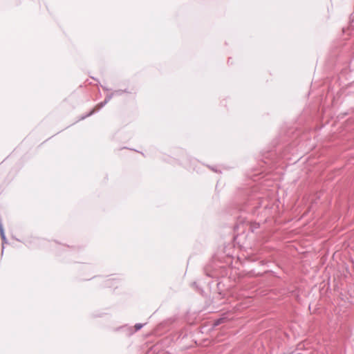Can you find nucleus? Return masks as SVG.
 Wrapping results in <instances>:
<instances>
[{
	"label": "nucleus",
	"instance_id": "obj_1",
	"mask_svg": "<svg viewBox=\"0 0 354 354\" xmlns=\"http://www.w3.org/2000/svg\"><path fill=\"white\" fill-rule=\"evenodd\" d=\"M142 327V325L140 324L135 325L136 330H140Z\"/></svg>",
	"mask_w": 354,
	"mask_h": 354
}]
</instances>
